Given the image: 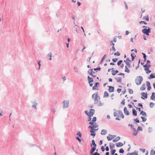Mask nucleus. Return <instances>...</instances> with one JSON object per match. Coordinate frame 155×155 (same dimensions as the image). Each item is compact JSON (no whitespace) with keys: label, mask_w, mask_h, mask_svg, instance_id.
I'll return each instance as SVG.
<instances>
[{"label":"nucleus","mask_w":155,"mask_h":155,"mask_svg":"<svg viewBox=\"0 0 155 155\" xmlns=\"http://www.w3.org/2000/svg\"><path fill=\"white\" fill-rule=\"evenodd\" d=\"M143 80V78L142 77L140 76L136 77L135 79V81L137 85H139L141 84Z\"/></svg>","instance_id":"nucleus-1"},{"label":"nucleus","mask_w":155,"mask_h":155,"mask_svg":"<svg viewBox=\"0 0 155 155\" xmlns=\"http://www.w3.org/2000/svg\"><path fill=\"white\" fill-rule=\"evenodd\" d=\"M151 28L149 27L148 28V29L146 28H144L142 30V32L144 34H146L147 35H149V33L151 32Z\"/></svg>","instance_id":"nucleus-2"},{"label":"nucleus","mask_w":155,"mask_h":155,"mask_svg":"<svg viewBox=\"0 0 155 155\" xmlns=\"http://www.w3.org/2000/svg\"><path fill=\"white\" fill-rule=\"evenodd\" d=\"M92 98L93 99L94 97V104H97L98 102V100L97 99V98L98 97V95L97 93H94L92 95Z\"/></svg>","instance_id":"nucleus-3"},{"label":"nucleus","mask_w":155,"mask_h":155,"mask_svg":"<svg viewBox=\"0 0 155 155\" xmlns=\"http://www.w3.org/2000/svg\"><path fill=\"white\" fill-rule=\"evenodd\" d=\"M63 103V109L68 108V107L69 104V101L68 100L64 101Z\"/></svg>","instance_id":"nucleus-4"},{"label":"nucleus","mask_w":155,"mask_h":155,"mask_svg":"<svg viewBox=\"0 0 155 155\" xmlns=\"http://www.w3.org/2000/svg\"><path fill=\"white\" fill-rule=\"evenodd\" d=\"M95 110L93 109L90 110V111L88 112V116H92L95 113Z\"/></svg>","instance_id":"nucleus-5"},{"label":"nucleus","mask_w":155,"mask_h":155,"mask_svg":"<svg viewBox=\"0 0 155 155\" xmlns=\"http://www.w3.org/2000/svg\"><path fill=\"white\" fill-rule=\"evenodd\" d=\"M116 137V135H112L111 134H109V136L107 137V138L109 141H110L114 138Z\"/></svg>","instance_id":"nucleus-6"},{"label":"nucleus","mask_w":155,"mask_h":155,"mask_svg":"<svg viewBox=\"0 0 155 155\" xmlns=\"http://www.w3.org/2000/svg\"><path fill=\"white\" fill-rule=\"evenodd\" d=\"M146 82L147 90L149 91L151 89L150 83L149 81H147Z\"/></svg>","instance_id":"nucleus-7"},{"label":"nucleus","mask_w":155,"mask_h":155,"mask_svg":"<svg viewBox=\"0 0 155 155\" xmlns=\"http://www.w3.org/2000/svg\"><path fill=\"white\" fill-rule=\"evenodd\" d=\"M97 118L96 117H94L91 121L89 122V124L91 125H93L94 124V122L96 121Z\"/></svg>","instance_id":"nucleus-8"},{"label":"nucleus","mask_w":155,"mask_h":155,"mask_svg":"<svg viewBox=\"0 0 155 155\" xmlns=\"http://www.w3.org/2000/svg\"><path fill=\"white\" fill-rule=\"evenodd\" d=\"M124 111L125 114L126 115H129L130 114V113L127 110V108L126 107H125L124 109Z\"/></svg>","instance_id":"nucleus-9"},{"label":"nucleus","mask_w":155,"mask_h":155,"mask_svg":"<svg viewBox=\"0 0 155 155\" xmlns=\"http://www.w3.org/2000/svg\"><path fill=\"white\" fill-rule=\"evenodd\" d=\"M107 87H109V89H108L109 91L110 92H113L114 91V87L112 86H108Z\"/></svg>","instance_id":"nucleus-10"},{"label":"nucleus","mask_w":155,"mask_h":155,"mask_svg":"<svg viewBox=\"0 0 155 155\" xmlns=\"http://www.w3.org/2000/svg\"><path fill=\"white\" fill-rule=\"evenodd\" d=\"M99 82H96L95 84V85L94 86L92 87V90H98V89L96 88V87H98L97 85H99Z\"/></svg>","instance_id":"nucleus-11"},{"label":"nucleus","mask_w":155,"mask_h":155,"mask_svg":"<svg viewBox=\"0 0 155 155\" xmlns=\"http://www.w3.org/2000/svg\"><path fill=\"white\" fill-rule=\"evenodd\" d=\"M148 78L150 79L155 78V74H151L150 76L148 77Z\"/></svg>","instance_id":"nucleus-12"},{"label":"nucleus","mask_w":155,"mask_h":155,"mask_svg":"<svg viewBox=\"0 0 155 155\" xmlns=\"http://www.w3.org/2000/svg\"><path fill=\"white\" fill-rule=\"evenodd\" d=\"M127 155H138V152L136 151H135L131 153H128Z\"/></svg>","instance_id":"nucleus-13"},{"label":"nucleus","mask_w":155,"mask_h":155,"mask_svg":"<svg viewBox=\"0 0 155 155\" xmlns=\"http://www.w3.org/2000/svg\"><path fill=\"white\" fill-rule=\"evenodd\" d=\"M150 99L155 101V93L154 92L152 93L151 96L150 97Z\"/></svg>","instance_id":"nucleus-14"},{"label":"nucleus","mask_w":155,"mask_h":155,"mask_svg":"<svg viewBox=\"0 0 155 155\" xmlns=\"http://www.w3.org/2000/svg\"><path fill=\"white\" fill-rule=\"evenodd\" d=\"M87 79L88 83H91L93 81V78H92L90 77L89 76H88Z\"/></svg>","instance_id":"nucleus-15"},{"label":"nucleus","mask_w":155,"mask_h":155,"mask_svg":"<svg viewBox=\"0 0 155 155\" xmlns=\"http://www.w3.org/2000/svg\"><path fill=\"white\" fill-rule=\"evenodd\" d=\"M107 131L104 129L102 130L101 131V134L102 135H105L107 134Z\"/></svg>","instance_id":"nucleus-16"},{"label":"nucleus","mask_w":155,"mask_h":155,"mask_svg":"<svg viewBox=\"0 0 155 155\" xmlns=\"http://www.w3.org/2000/svg\"><path fill=\"white\" fill-rule=\"evenodd\" d=\"M124 144L121 142H118L116 143V145L117 147H121Z\"/></svg>","instance_id":"nucleus-17"},{"label":"nucleus","mask_w":155,"mask_h":155,"mask_svg":"<svg viewBox=\"0 0 155 155\" xmlns=\"http://www.w3.org/2000/svg\"><path fill=\"white\" fill-rule=\"evenodd\" d=\"M141 94L143 97H144L145 98H147V93H145L144 92H142Z\"/></svg>","instance_id":"nucleus-18"},{"label":"nucleus","mask_w":155,"mask_h":155,"mask_svg":"<svg viewBox=\"0 0 155 155\" xmlns=\"http://www.w3.org/2000/svg\"><path fill=\"white\" fill-rule=\"evenodd\" d=\"M33 104L32 106L33 108H35L36 109H37L36 105L38 104V103L36 102L35 101H34L33 102Z\"/></svg>","instance_id":"nucleus-19"},{"label":"nucleus","mask_w":155,"mask_h":155,"mask_svg":"<svg viewBox=\"0 0 155 155\" xmlns=\"http://www.w3.org/2000/svg\"><path fill=\"white\" fill-rule=\"evenodd\" d=\"M91 142H92V143L91 144V147H92V146L93 145V147H96L97 146V145L95 143L94 140H92Z\"/></svg>","instance_id":"nucleus-20"},{"label":"nucleus","mask_w":155,"mask_h":155,"mask_svg":"<svg viewBox=\"0 0 155 155\" xmlns=\"http://www.w3.org/2000/svg\"><path fill=\"white\" fill-rule=\"evenodd\" d=\"M145 85L144 84H143L141 87H140V90H141V91H144V90H145V88H146V87H145Z\"/></svg>","instance_id":"nucleus-21"},{"label":"nucleus","mask_w":155,"mask_h":155,"mask_svg":"<svg viewBox=\"0 0 155 155\" xmlns=\"http://www.w3.org/2000/svg\"><path fill=\"white\" fill-rule=\"evenodd\" d=\"M93 69H89L87 71V73L90 75H93Z\"/></svg>","instance_id":"nucleus-22"},{"label":"nucleus","mask_w":155,"mask_h":155,"mask_svg":"<svg viewBox=\"0 0 155 155\" xmlns=\"http://www.w3.org/2000/svg\"><path fill=\"white\" fill-rule=\"evenodd\" d=\"M132 111L133 115L134 116H137V111L134 109H133L132 110Z\"/></svg>","instance_id":"nucleus-23"},{"label":"nucleus","mask_w":155,"mask_h":155,"mask_svg":"<svg viewBox=\"0 0 155 155\" xmlns=\"http://www.w3.org/2000/svg\"><path fill=\"white\" fill-rule=\"evenodd\" d=\"M112 74L113 75H115L116 74L118 73L119 71L117 70H116L115 71L114 70H113L112 71Z\"/></svg>","instance_id":"nucleus-24"},{"label":"nucleus","mask_w":155,"mask_h":155,"mask_svg":"<svg viewBox=\"0 0 155 155\" xmlns=\"http://www.w3.org/2000/svg\"><path fill=\"white\" fill-rule=\"evenodd\" d=\"M120 139V137L119 136H118L115 139H114L113 140V142H115L119 140Z\"/></svg>","instance_id":"nucleus-25"},{"label":"nucleus","mask_w":155,"mask_h":155,"mask_svg":"<svg viewBox=\"0 0 155 155\" xmlns=\"http://www.w3.org/2000/svg\"><path fill=\"white\" fill-rule=\"evenodd\" d=\"M115 79L116 80L117 82H121V77H119V78H115Z\"/></svg>","instance_id":"nucleus-26"},{"label":"nucleus","mask_w":155,"mask_h":155,"mask_svg":"<svg viewBox=\"0 0 155 155\" xmlns=\"http://www.w3.org/2000/svg\"><path fill=\"white\" fill-rule=\"evenodd\" d=\"M140 114L142 115V116L147 117V114L146 112H144L143 110L140 111Z\"/></svg>","instance_id":"nucleus-27"},{"label":"nucleus","mask_w":155,"mask_h":155,"mask_svg":"<svg viewBox=\"0 0 155 155\" xmlns=\"http://www.w3.org/2000/svg\"><path fill=\"white\" fill-rule=\"evenodd\" d=\"M110 150L112 149L115 147L114 144L112 143H110Z\"/></svg>","instance_id":"nucleus-28"},{"label":"nucleus","mask_w":155,"mask_h":155,"mask_svg":"<svg viewBox=\"0 0 155 155\" xmlns=\"http://www.w3.org/2000/svg\"><path fill=\"white\" fill-rule=\"evenodd\" d=\"M124 61L126 63V65L128 67L130 68L131 66L130 63L129 62H127V61H125V60H124Z\"/></svg>","instance_id":"nucleus-29"},{"label":"nucleus","mask_w":155,"mask_h":155,"mask_svg":"<svg viewBox=\"0 0 155 155\" xmlns=\"http://www.w3.org/2000/svg\"><path fill=\"white\" fill-rule=\"evenodd\" d=\"M108 96H109V94H108V93L107 91H105L104 93V97H108Z\"/></svg>","instance_id":"nucleus-30"},{"label":"nucleus","mask_w":155,"mask_h":155,"mask_svg":"<svg viewBox=\"0 0 155 155\" xmlns=\"http://www.w3.org/2000/svg\"><path fill=\"white\" fill-rule=\"evenodd\" d=\"M90 132L91 133V135L93 136L94 138L96 135L95 131H90Z\"/></svg>","instance_id":"nucleus-31"},{"label":"nucleus","mask_w":155,"mask_h":155,"mask_svg":"<svg viewBox=\"0 0 155 155\" xmlns=\"http://www.w3.org/2000/svg\"><path fill=\"white\" fill-rule=\"evenodd\" d=\"M125 72H127V73H129L130 72V70L127 67V66H126L125 67Z\"/></svg>","instance_id":"nucleus-32"},{"label":"nucleus","mask_w":155,"mask_h":155,"mask_svg":"<svg viewBox=\"0 0 155 155\" xmlns=\"http://www.w3.org/2000/svg\"><path fill=\"white\" fill-rule=\"evenodd\" d=\"M101 69V68L100 67V66H99L98 67H97L96 68H94L93 70L94 71H100Z\"/></svg>","instance_id":"nucleus-33"},{"label":"nucleus","mask_w":155,"mask_h":155,"mask_svg":"<svg viewBox=\"0 0 155 155\" xmlns=\"http://www.w3.org/2000/svg\"><path fill=\"white\" fill-rule=\"evenodd\" d=\"M106 56V54H105V55H104V56L101 59V62L100 63V64H102V63L103 61H104V59L105 58V57Z\"/></svg>","instance_id":"nucleus-34"},{"label":"nucleus","mask_w":155,"mask_h":155,"mask_svg":"<svg viewBox=\"0 0 155 155\" xmlns=\"http://www.w3.org/2000/svg\"><path fill=\"white\" fill-rule=\"evenodd\" d=\"M88 128L91 129V130H90V131H95V129H94V128L91 127V126H89L88 127Z\"/></svg>","instance_id":"nucleus-35"},{"label":"nucleus","mask_w":155,"mask_h":155,"mask_svg":"<svg viewBox=\"0 0 155 155\" xmlns=\"http://www.w3.org/2000/svg\"><path fill=\"white\" fill-rule=\"evenodd\" d=\"M133 54L134 55V53H131V57L132 61H133L134 60L135 57L136 56V55L134 56Z\"/></svg>","instance_id":"nucleus-36"},{"label":"nucleus","mask_w":155,"mask_h":155,"mask_svg":"<svg viewBox=\"0 0 155 155\" xmlns=\"http://www.w3.org/2000/svg\"><path fill=\"white\" fill-rule=\"evenodd\" d=\"M141 118L142 120V121L143 122L146 121L147 120V118L141 116Z\"/></svg>","instance_id":"nucleus-37"},{"label":"nucleus","mask_w":155,"mask_h":155,"mask_svg":"<svg viewBox=\"0 0 155 155\" xmlns=\"http://www.w3.org/2000/svg\"><path fill=\"white\" fill-rule=\"evenodd\" d=\"M116 150L115 149H113L111 151V153L112 155L114 154L115 152H116Z\"/></svg>","instance_id":"nucleus-38"},{"label":"nucleus","mask_w":155,"mask_h":155,"mask_svg":"<svg viewBox=\"0 0 155 155\" xmlns=\"http://www.w3.org/2000/svg\"><path fill=\"white\" fill-rule=\"evenodd\" d=\"M128 90L129 91V93L130 94H132L133 93L134 91L132 89L128 88Z\"/></svg>","instance_id":"nucleus-39"},{"label":"nucleus","mask_w":155,"mask_h":155,"mask_svg":"<svg viewBox=\"0 0 155 155\" xmlns=\"http://www.w3.org/2000/svg\"><path fill=\"white\" fill-rule=\"evenodd\" d=\"M150 67H151L150 65L148 64L147 65V67L144 68V70L146 71L148 70L149 69V68H150Z\"/></svg>","instance_id":"nucleus-40"},{"label":"nucleus","mask_w":155,"mask_h":155,"mask_svg":"<svg viewBox=\"0 0 155 155\" xmlns=\"http://www.w3.org/2000/svg\"><path fill=\"white\" fill-rule=\"evenodd\" d=\"M150 154L151 155H154L155 154V151L152 150L150 151Z\"/></svg>","instance_id":"nucleus-41"},{"label":"nucleus","mask_w":155,"mask_h":155,"mask_svg":"<svg viewBox=\"0 0 155 155\" xmlns=\"http://www.w3.org/2000/svg\"><path fill=\"white\" fill-rule=\"evenodd\" d=\"M119 152L120 153H124V150L123 148H121L119 150Z\"/></svg>","instance_id":"nucleus-42"},{"label":"nucleus","mask_w":155,"mask_h":155,"mask_svg":"<svg viewBox=\"0 0 155 155\" xmlns=\"http://www.w3.org/2000/svg\"><path fill=\"white\" fill-rule=\"evenodd\" d=\"M122 62H123V61L122 60H120L117 63V65L118 66L120 65Z\"/></svg>","instance_id":"nucleus-43"},{"label":"nucleus","mask_w":155,"mask_h":155,"mask_svg":"<svg viewBox=\"0 0 155 155\" xmlns=\"http://www.w3.org/2000/svg\"><path fill=\"white\" fill-rule=\"evenodd\" d=\"M91 125L92 126H91V127L94 128V129L98 127V125H94V124H93V125Z\"/></svg>","instance_id":"nucleus-44"},{"label":"nucleus","mask_w":155,"mask_h":155,"mask_svg":"<svg viewBox=\"0 0 155 155\" xmlns=\"http://www.w3.org/2000/svg\"><path fill=\"white\" fill-rule=\"evenodd\" d=\"M154 105V104L153 102H150V108H152Z\"/></svg>","instance_id":"nucleus-45"},{"label":"nucleus","mask_w":155,"mask_h":155,"mask_svg":"<svg viewBox=\"0 0 155 155\" xmlns=\"http://www.w3.org/2000/svg\"><path fill=\"white\" fill-rule=\"evenodd\" d=\"M134 120L135 122L136 123H140V121L139 120V119H138V118H137L136 119H134Z\"/></svg>","instance_id":"nucleus-46"},{"label":"nucleus","mask_w":155,"mask_h":155,"mask_svg":"<svg viewBox=\"0 0 155 155\" xmlns=\"http://www.w3.org/2000/svg\"><path fill=\"white\" fill-rule=\"evenodd\" d=\"M120 53L119 52V51H117V52H115L114 54V55H117V56H120Z\"/></svg>","instance_id":"nucleus-47"},{"label":"nucleus","mask_w":155,"mask_h":155,"mask_svg":"<svg viewBox=\"0 0 155 155\" xmlns=\"http://www.w3.org/2000/svg\"><path fill=\"white\" fill-rule=\"evenodd\" d=\"M96 151L97 152H94L93 153V155H100V153L97 152L98 149H97Z\"/></svg>","instance_id":"nucleus-48"},{"label":"nucleus","mask_w":155,"mask_h":155,"mask_svg":"<svg viewBox=\"0 0 155 155\" xmlns=\"http://www.w3.org/2000/svg\"><path fill=\"white\" fill-rule=\"evenodd\" d=\"M77 135H78V136H79V137H81V132H80V131H78L77 134H76Z\"/></svg>","instance_id":"nucleus-49"},{"label":"nucleus","mask_w":155,"mask_h":155,"mask_svg":"<svg viewBox=\"0 0 155 155\" xmlns=\"http://www.w3.org/2000/svg\"><path fill=\"white\" fill-rule=\"evenodd\" d=\"M143 130H142V127L140 126H139L138 127V128H137V131L138 130V131H139V130H141V131H142Z\"/></svg>","instance_id":"nucleus-50"},{"label":"nucleus","mask_w":155,"mask_h":155,"mask_svg":"<svg viewBox=\"0 0 155 155\" xmlns=\"http://www.w3.org/2000/svg\"><path fill=\"white\" fill-rule=\"evenodd\" d=\"M96 149V147H93L91 148V150L93 152H94L95 151Z\"/></svg>","instance_id":"nucleus-51"},{"label":"nucleus","mask_w":155,"mask_h":155,"mask_svg":"<svg viewBox=\"0 0 155 155\" xmlns=\"http://www.w3.org/2000/svg\"><path fill=\"white\" fill-rule=\"evenodd\" d=\"M139 23L140 24H142V23H144L145 25H146L147 24V22H146L145 21H141Z\"/></svg>","instance_id":"nucleus-52"},{"label":"nucleus","mask_w":155,"mask_h":155,"mask_svg":"<svg viewBox=\"0 0 155 155\" xmlns=\"http://www.w3.org/2000/svg\"><path fill=\"white\" fill-rule=\"evenodd\" d=\"M117 60H118V58H113L112 59V61L114 62H116V61H117Z\"/></svg>","instance_id":"nucleus-53"},{"label":"nucleus","mask_w":155,"mask_h":155,"mask_svg":"<svg viewBox=\"0 0 155 155\" xmlns=\"http://www.w3.org/2000/svg\"><path fill=\"white\" fill-rule=\"evenodd\" d=\"M121 103L122 104H123V105L125 104V99H123L122 101L121 102Z\"/></svg>","instance_id":"nucleus-54"},{"label":"nucleus","mask_w":155,"mask_h":155,"mask_svg":"<svg viewBox=\"0 0 155 155\" xmlns=\"http://www.w3.org/2000/svg\"><path fill=\"white\" fill-rule=\"evenodd\" d=\"M40 63H41V61L40 60H39L38 61V65H39V68H38L39 69H40V66L41 65Z\"/></svg>","instance_id":"nucleus-55"},{"label":"nucleus","mask_w":155,"mask_h":155,"mask_svg":"<svg viewBox=\"0 0 155 155\" xmlns=\"http://www.w3.org/2000/svg\"><path fill=\"white\" fill-rule=\"evenodd\" d=\"M140 150L143 153H145V149H141V148H140Z\"/></svg>","instance_id":"nucleus-56"},{"label":"nucleus","mask_w":155,"mask_h":155,"mask_svg":"<svg viewBox=\"0 0 155 155\" xmlns=\"http://www.w3.org/2000/svg\"><path fill=\"white\" fill-rule=\"evenodd\" d=\"M152 131V128L151 127H149L148 128V132L149 133L151 132Z\"/></svg>","instance_id":"nucleus-57"},{"label":"nucleus","mask_w":155,"mask_h":155,"mask_svg":"<svg viewBox=\"0 0 155 155\" xmlns=\"http://www.w3.org/2000/svg\"><path fill=\"white\" fill-rule=\"evenodd\" d=\"M88 116V121H90L91 120V116Z\"/></svg>","instance_id":"nucleus-58"},{"label":"nucleus","mask_w":155,"mask_h":155,"mask_svg":"<svg viewBox=\"0 0 155 155\" xmlns=\"http://www.w3.org/2000/svg\"><path fill=\"white\" fill-rule=\"evenodd\" d=\"M101 149L103 152H104L105 150V148L103 146H102L101 147Z\"/></svg>","instance_id":"nucleus-59"},{"label":"nucleus","mask_w":155,"mask_h":155,"mask_svg":"<svg viewBox=\"0 0 155 155\" xmlns=\"http://www.w3.org/2000/svg\"><path fill=\"white\" fill-rule=\"evenodd\" d=\"M76 138L77 140H78L80 142H81V140L78 137H76Z\"/></svg>","instance_id":"nucleus-60"},{"label":"nucleus","mask_w":155,"mask_h":155,"mask_svg":"<svg viewBox=\"0 0 155 155\" xmlns=\"http://www.w3.org/2000/svg\"><path fill=\"white\" fill-rule=\"evenodd\" d=\"M138 106L142 108H143V105L141 103H138Z\"/></svg>","instance_id":"nucleus-61"},{"label":"nucleus","mask_w":155,"mask_h":155,"mask_svg":"<svg viewBox=\"0 0 155 155\" xmlns=\"http://www.w3.org/2000/svg\"><path fill=\"white\" fill-rule=\"evenodd\" d=\"M121 91V89L118 88L117 90V91L118 93H120Z\"/></svg>","instance_id":"nucleus-62"},{"label":"nucleus","mask_w":155,"mask_h":155,"mask_svg":"<svg viewBox=\"0 0 155 155\" xmlns=\"http://www.w3.org/2000/svg\"><path fill=\"white\" fill-rule=\"evenodd\" d=\"M113 114H114V117H116L118 116V115H117V114L116 112H114Z\"/></svg>","instance_id":"nucleus-63"},{"label":"nucleus","mask_w":155,"mask_h":155,"mask_svg":"<svg viewBox=\"0 0 155 155\" xmlns=\"http://www.w3.org/2000/svg\"><path fill=\"white\" fill-rule=\"evenodd\" d=\"M52 53L51 52H50L48 54V56H49L51 57Z\"/></svg>","instance_id":"nucleus-64"}]
</instances>
